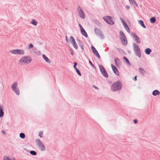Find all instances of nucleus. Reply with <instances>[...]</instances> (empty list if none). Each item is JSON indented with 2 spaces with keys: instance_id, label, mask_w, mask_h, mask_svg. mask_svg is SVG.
I'll use <instances>...</instances> for the list:
<instances>
[{
  "instance_id": "f257e3e1",
  "label": "nucleus",
  "mask_w": 160,
  "mask_h": 160,
  "mask_svg": "<svg viewBox=\"0 0 160 160\" xmlns=\"http://www.w3.org/2000/svg\"><path fill=\"white\" fill-rule=\"evenodd\" d=\"M32 61V59L30 57L24 56L18 62L20 65L26 64L30 63Z\"/></svg>"
},
{
  "instance_id": "f03ea898",
  "label": "nucleus",
  "mask_w": 160,
  "mask_h": 160,
  "mask_svg": "<svg viewBox=\"0 0 160 160\" xmlns=\"http://www.w3.org/2000/svg\"><path fill=\"white\" fill-rule=\"evenodd\" d=\"M10 52L12 54L23 55L25 53V52L23 49H13L10 51Z\"/></svg>"
},
{
  "instance_id": "7ed1b4c3",
  "label": "nucleus",
  "mask_w": 160,
  "mask_h": 160,
  "mask_svg": "<svg viewBox=\"0 0 160 160\" xmlns=\"http://www.w3.org/2000/svg\"><path fill=\"white\" fill-rule=\"evenodd\" d=\"M121 88L120 82H118L116 83H114L112 86V89L113 91H115L120 90Z\"/></svg>"
},
{
  "instance_id": "20e7f679",
  "label": "nucleus",
  "mask_w": 160,
  "mask_h": 160,
  "mask_svg": "<svg viewBox=\"0 0 160 160\" xmlns=\"http://www.w3.org/2000/svg\"><path fill=\"white\" fill-rule=\"evenodd\" d=\"M120 34L122 42L124 45H126L127 44V40L126 36L122 31L120 32Z\"/></svg>"
},
{
  "instance_id": "39448f33",
  "label": "nucleus",
  "mask_w": 160,
  "mask_h": 160,
  "mask_svg": "<svg viewBox=\"0 0 160 160\" xmlns=\"http://www.w3.org/2000/svg\"><path fill=\"white\" fill-rule=\"evenodd\" d=\"M133 49L136 55L139 57L141 56V52L140 49L138 45L136 43L133 44Z\"/></svg>"
},
{
  "instance_id": "423d86ee",
  "label": "nucleus",
  "mask_w": 160,
  "mask_h": 160,
  "mask_svg": "<svg viewBox=\"0 0 160 160\" xmlns=\"http://www.w3.org/2000/svg\"><path fill=\"white\" fill-rule=\"evenodd\" d=\"M103 19L108 23L110 25H113L114 24V21L112 18L109 16L103 17Z\"/></svg>"
},
{
  "instance_id": "0eeeda50",
  "label": "nucleus",
  "mask_w": 160,
  "mask_h": 160,
  "mask_svg": "<svg viewBox=\"0 0 160 160\" xmlns=\"http://www.w3.org/2000/svg\"><path fill=\"white\" fill-rule=\"evenodd\" d=\"M12 88L17 94L18 95L19 94L20 92L18 88V85L17 82H15L13 83L12 85Z\"/></svg>"
},
{
  "instance_id": "6e6552de",
  "label": "nucleus",
  "mask_w": 160,
  "mask_h": 160,
  "mask_svg": "<svg viewBox=\"0 0 160 160\" xmlns=\"http://www.w3.org/2000/svg\"><path fill=\"white\" fill-rule=\"evenodd\" d=\"M70 41L72 45L76 49H77L78 46L74 38L72 36L70 37Z\"/></svg>"
},
{
  "instance_id": "1a4fd4ad",
  "label": "nucleus",
  "mask_w": 160,
  "mask_h": 160,
  "mask_svg": "<svg viewBox=\"0 0 160 160\" xmlns=\"http://www.w3.org/2000/svg\"><path fill=\"white\" fill-rule=\"evenodd\" d=\"M36 142L41 149L42 151H44L45 150V147L41 141L39 139H38L36 140Z\"/></svg>"
},
{
  "instance_id": "9d476101",
  "label": "nucleus",
  "mask_w": 160,
  "mask_h": 160,
  "mask_svg": "<svg viewBox=\"0 0 160 160\" xmlns=\"http://www.w3.org/2000/svg\"><path fill=\"white\" fill-rule=\"evenodd\" d=\"M99 68L100 69V70L102 73V75L104 76L106 78H108V74L105 70V69L102 66H99Z\"/></svg>"
},
{
  "instance_id": "9b49d317",
  "label": "nucleus",
  "mask_w": 160,
  "mask_h": 160,
  "mask_svg": "<svg viewBox=\"0 0 160 160\" xmlns=\"http://www.w3.org/2000/svg\"><path fill=\"white\" fill-rule=\"evenodd\" d=\"M120 19L121 20V21L125 29L127 30V31L129 33H130V28H129V27L126 24V23L124 21L123 19L122 18H120Z\"/></svg>"
},
{
  "instance_id": "f8f14e48",
  "label": "nucleus",
  "mask_w": 160,
  "mask_h": 160,
  "mask_svg": "<svg viewBox=\"0 0 160 160\" xmlns=\"http://www.w3.org/2000/svg\"><path fill=\"white\" fill-rule=\"evenodd\" d=\"M78 10H79L78 12L79 16L82 18H85V16L82 11V8L80 7H79Z\"/></svg>"
},
{
  "instance_id": "ddd939ff",
  "label": "nucleus",
  "mask_w": 160,
  "mask_h": 160,
  "mask_svg": "<svg viewBox=\"0 0 160 160\" xmlns=\"http://www.w3.org/2000/svg\"><path fill=\"white\" fill-rule=\"evenodd\" d=\"M111 66L112 69L114 73L116 75L119 76V71L116 67L112 64L111 65Z\"/></svg>"
},
{
  "instance_id": "4468645a",
  "label": "nucleus",
  "mask_w": 160,
  "mask_h": 160,
  "mask_svg": "<svg viewBox=\"0 0 160 160\" xmlns=\"http://www.w3.org/2000/svg\"><path fill=\"white\" fill-rule=\"evenodd\" d=\"M132 35L134 38L135 40L137 43H140L141 41L139 38L137 36V35L135 34L132 33Z\"/></svg>"
},
{
  "instance_id": "2eb2a0df",
  "label": "nucleus",
  "mask_w": 160,
  "mask_h": 160,
  "mask_svg": "<svg viewBox=\"0 0 160 160\" xmlns=\"http://www.w3.org/2000/svg\"><path fill=\"white\" fill-rule=\"evenodd\" d=\"M92 49V51L95 55L97 57H98L99 58H100V55L98 53V52L95 49V48L93 46H92L91 47Z\"/></svg>"
},
{
  "instance_id": "dca6fc26",
  "label": "nucleus",
  "mask_w": 160,
  "mask_h": 160,
  "mask_svg": "<svg viewBox=\"0 0 160 160\" xmlns=\"http://www.w3.org/2000/svg\"><path fill=\"white\" fill-rule=\"evenodd\" d=\"M94 30L95 32L97 35H102V32L99 29L97 28H95Z\"/></svg>"
},
{
  "instance_id": "f3484780",
  "label": "nucleus",
  "mask_w": 160,
  "mask_h": 160,
  "mask_svg": "<svg viewBox=\"0 0 160 160\" xmlns=\"http://www.w3.org/2000/svg\"><path fill=\"white\" fill-rule=\"evenodd\" d=\"M81 31L82 34L85 37H87L88 36L87 34L83 28L82 29H81Z\"/></svg>"
},
{
  "instance_id": "a211bd4d",
  "label": "nucleus",
  "mask_w": 160,
  "mask_h": 160,
  "mask_svg": "<svg viewBox=\"0 0 160 160\" xmlns=\"http://www.w3.org/2000/svg\"><path fill=\"white\" fill-rule=\"evenodd\" d=\"M4 115V112L3 111L2 108L0 105V118L2 117Z\"/></svg>"
},
{
  "instance_id": "6ab92c4d",
  "label": "nucleus",
  "mask_w": 160,
  "mask_h": 160,
  "mask_svg": "<svg viewBox=\"0 0 160 160\" xmlns=\"http://www.w3.org/2000/svg\"><path fill=\"white\" fill-rule=\"evenodd\" d=\"M138 22L139 24H140L143 28H146V26L144 25L143 22L142 21L139 20L138 21Z\"/></svg>"
},
{
  "instance_id": "aec40b11",
  "label": "nucleus",
  "mask_w": 160,
  "mask_h": 160,
  "mask_svg": "<svg viewBox=\"0 0 160 160\" xmlns=\"http://www.w3.org/2000/svg\"><path fill=\"white\" fill-rule=\"evenodd\" d=\"M42 57L44 60L48 63H50V61L48 59V58L44 54H43L42 55Z\"/></svg>"
},
{
  "instance_id": "412c9836",
  "label": "nucleus",
  "mask_w": 160,
  "mask_h": 160,
  "mask_svg": "<svg viewBox=\"0 0 160 160\" xmlns=\"http://www.w3.org/2000/svg\"><path fill=\"white\" fill-rule=\"evenodd\" d=\"M160 93V92L158 90H155L152 92V94L154 96H156V95H159Z\"/></svg>"
},
{
  "instance_id": "4be33fe9",
  "label": "nucleus",
  "mask_w": 160,
  "mask_h": 160,
  "mask_svg": "<svg viewBox=\"0 0 160 160\" xmlns=\"http://www.w3.org/2000/svg\"><path fill=\"white\" fill-rule=\"evenodd\" d=\"M115 62L116 65L117 66H118L120 64V61L119 60L118 58H116L115 59Z\"/></svg>"
},
{
  "instance_id": "5701e85b",
  "label": "nucleus",
  "mask_w": 160,
  "mask_h": 160,
  "mask_svg": "<svg viewBox=\"0 0 160 160\" xmlns=\"http://www.w3.org/2000/svg\"><path fill=\"white\" fill-rule=\"evenodd\" d=\"M151 52V50L149 48H147L146 49L145 51V53L147 54H149Z\"/></svg>"
},
{
  "instance_id": "b1692460",
  "label": "nucleus",
  "mask_w": 160,
  "mask_h": 160,
  "mask_svg": "<svg viewBox=\"0 0 160 160\" xmlns=\"http://www.w3.org/2000/svg\"><path fill=\"white\" fill-rule=\"evenodd\" d=\"M139 70L140 72L142 73L143 75H144V74L146 72L145 71L141 68H139Z\"/></svg>"
},
{
  "instance_id": "393cba45",
  "label": "nucleus",
  "mask_w": 160,
  "mask_h": 160,
  "mask_svg": "<svg viewBox=\"0 0 160 160\" xmlns=\"http://www.w3.org/2000/svg\"><path fill=\"white\" fill-rule=\"evenodd\" d=\"M31 23L33 25L36 26L38 24V22L34 19H32L31 22Z\"/></svg>"
},
{
  "instance_id": "a878e982",
  "label": "nucleus",
  "mask_w": 160,
  "mask_h": 160,
  "mask_svg": "<svg viewBox=\"0 0 160 160\" xmlns=\"http://www.w3.org/2000/svg\"><path fill=\"white\" fill-rule=\"evenodd\" d=\"M156 20L154 17H152L150 18V21L152 23H154L156 22Z\"/></svg>"
},
{
  "instance_id": "bb28decb",
  "label": "nucleus",
  "mask_w": 160,
  "mask_h": 160,
  "mask_svg": "<svg viewBox=\"0 0 160 160\" xmlns=\"http://www.w3.org/2000/svg\"><path fill=\"white\" fill-rule=\"evenodd\" d=\"M20 137L22 138H25V135L24 133H21L20 134Z\"/></svg>"
},
{
  "instance_id": "cd10ccee",
  "label": "nucleus",
  "mask_w": 160,
  "mask_h": 160,
  "mask_svg": "<svg viewBox=\"0 0 160 160\" xmlns=\"http://www.w3.org/2000/svg\"><path fill=\"white\" fill-rule=\"evenodd\" d=\"M123 59L125 60V61H126V62H127L129 64H130V63L129 62V61L128 60V58L125 57H123Z\"/></svg>"
},
{
  "instance_id": "c85d7f7f",
  "label": "nucleus",
  "mask_w": 160,
  "mask_h": 160,
  "mask_svg": "<svg viewBox=\"0 0 160 160\" xmlns=\"http://www.w3.org/2000/svg\"><path fill=\"white\" fill-rule=\"evenodd\" d=\"M130 2L132 4H133L134 3L137 5V6H138V5L137 3L135 2L134 0H129Z\"/></svg>"
},
{
  "instance_id": "c756f323",
  "label": "nucleus",
  "mask_w": 160,
  "mask_h": 160,
  "mask_svg": "<svg viewBox=\"0 0 160 160\" xmlns=\"http://www.w3.org/2000/svg\"><path fill=\"white\" fill-rule=\"evenodd\" d=\"M4 160H12L11 159H10L8 157H4L3 158ZM12 160H15V159H13Z\"/></svg>"
},
{
  "instance_id": "7c9ffc66",
  "label": "nucleus",
  "mask_w": 160,
  "mask_h": 160,
  "mask_svg": "<svg viewBox=\"0 0 160 160\" xmlns=\"http://www.w3.org/2000/svg\"><path fill=\"white\" fill-rule=\"evenodd\" d=\"M75 69L76 70V72L80 76H81V73L79 71V70L77 68H75Z\"/></svg>"
},
{
  "instance_id": "2f4dec72",
  "label": "nucleus",
  "mask_w": 160,
  "mask_h": 160,
  "mask_svg": "<svg viewBox=\"0 0 160 160\" xmlns=\"http://www.w3.org/2000/svg\"><path fill=\"white\" fill-rule=\"evenodd\" d=\"M30 153L31 154L33 155H35L37 154L36 152L35 151H31L30 152Z\"/></svg>"
},
{
  "instance_id": "473e14b6",
  "label": "nucleus",
  "mask_w": 160,
  "mask_h": 160,
  "mask_svg": "<svg viewBox=\"0 0 160 160\" xmlns=\"http://www.w3.org/2000/svg\"><path fill=\"white\" fill-rule=\"evenodd\" d=\"M33 45L32 44V43H30V44L29 45H28V48H29V49H31V48H33Z\"/></svg>"
},
{
  "instance_id": "72a5a7b5",
  "label": "nucleus",
  "mask_w": 160,
  "mask_h": 160,
  "mask_svg": "<svg viewBox=\"0 0 160 160\" xmlns=\"http://www.w3.org/2000/svg\"><path fill=\"white\" fill-rule=\"evenodd\" d=\"M43 132H40V133H39V136L41 137V138H42V136H43Z\"/></svg>"
},
{
  "instance_id": "f704fd0d",
  "label": "nucleus",
  "mask_w": 160,
  "mask_h": 160,
  "mask_svg": "<svg viewBox=\"0 0 160 160\" xmlns=\"http://www.w3.org/2000/svg\"><path fill=\"white\" fill-rule=\"evenodd\" d=\"M77 63L76 62H75L74 63V68L75 69V68H76V66H77Z\"/></svg>"
},
{
  "instance_id": "c9c22d12",
  "label": "nucleus",
  "mask_w": 160,
  "mask_h": 160,
  "mask_svg": "<svg viewBox=\"0 0 160 160\" xmlns=\"http://www.w3.org/2000/svg\"><path fill=\"white\" fill-rule=\"evenodd\" d=\"M126 9L128 10L130 8V7L129 6L127 5L126 6Z\"/></svg>"
},
{
  "instance_id": "e433bc0d",
  "label": "nucleus",
  "mask_w": 160,
  "mask_h": 160,
  "mask_svg": "<svg viewBox=\"0 0 160 160\" xmlns=\"http://www.w3.org/2000/svg\"><path fill=\"white\" fill-rule=\"evenodd\" d=\"M89 63L92 66V67H94V65H93V64L91 62L90 60L89 61Z\"/></svg>"
},
{
  "instance_id": "4c0bfd02",
  "label": "nucleus",
  "mask_w": 160,
  "mask_h": 160,
  "mask_svg": "<svg viewBox=\"0 0 160 160\" xmlns=\"http://www.w3.org/2000/svg\"><path fill=\"white\" fill-rule=\"evenodd\" d=\"M80 47H81V48L83 50V49H84V48H83V45L82 44L81 45H80Z\"/></svg>"
},
{
  "instance_id": "58836bf2",
  "label": "nucleus",
  "mask_w": 160,
  "mask_h": 160,
  "mask_svg": "<svg viewBox=\"0 0 160 160\" xmlns=\"http://www.w3.org/2000/svg\"><path fill=\"white\" fill-rule=\"evenodd\" d=\"M134 123H137V122H138V120H136H136H134Z\"/></svg>"
},
{
  "instance_id": "ea45409f",
  "label": "nucleus",
  "mask_w": 160,
  "mask_h": 160,
  "mask_svg": "<svg viewBox=\"0 0 160 160\" xmlns=\"http://www.w3.org/2000/svg\"><path fill=\"white\" fill-rule=\"evenodd\" d=\"M79 27H80V29H82V28H82V26L80 24H79Z\"/></svg>"
},
{
  "instance_id": "a19ab883",
  "label": "nucleus",
  "mask_w": 160,
  "mask_h": 160,
  "mask_svg": "<svg viewBox=\"0 0 160 160\" xmlns=\"http://www.w3.org/2000/svg\"><path fill=\"white\" fill-rule=\"evenodd\" d=\"M133 80L136 81L137 80V76H135L134 78L133 79Z\"/></svg>"
},
{
  "instance_id": "79ce46f5",
  "label": "nucleus",
  "mask_w": 160,
  "mask_h": 160,
  "mask_svg": "<svg viewBox=\"0 0 160 160\" xmlns=\"http://www.w3.org/2000/svg\"><path fill=\"white\" fill-rule=\"evenodd\" d=\"M66 40L67 42H68V37L67 36H66Z\"/></svg>"
},
{
  "instance_id": "37998d69",
  "label": "nucleus",
  "mask_w": 160,
  "mask_h": 160,
  "mask_svg": "<svg viewBox=\"0 0 160 160\" xmlns=\"http://www.w3.org/2000/svg\"><path fill=\"white\" fill-rule=\"evenodd\" d=\"M71 54L72 55H73L74 54V53L72 51L71 52Z\"/></svg>"
},
{
  "instance_id": "c03bdc74",
  "label": "nucleus",
  "mask_w": 160,
  "mask_h": 160,
  "mask_svg": "<svg viewBox=\"0 0 160 160\" xmlns=\"http://www.w3.org/2000/svg\"><path fill=\"white\" fill-rule=\"evenodd\" d=\"M95 88L96 89H98V88H97V87L95 86H94L93 87Z\"/></svg>"
},
{
  "instance_id": "a18cd8bd",
  "label": "nucleus",
  "mask_w": 160,
  "mask_h": 160,
  "mask_svg": "<svg viewBox=\"0 0 160 160\" xmlns=\"http://www.w3.org/2000/svg\"><path fill=\"white\" fill-rule=\"evenodd\" d=\"M2 133H3L4 134H5V132L4 131H2Z\"/></svg>"
}]
</instances>
